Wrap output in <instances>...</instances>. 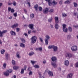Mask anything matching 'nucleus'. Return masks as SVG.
<instances>
[{
	"instance_id": "f257e3e1",
	"label": "nucleus",
	"mask_w": 78,
	"mask_h": 78,
	"mask_svg": "<svg viewBox=\"0 0 78 78\" xmlns=\"http://www.w3.org/2000/svg\"><path fill=\"white\" fill-rule=\"evenodd\" d=\"M51 60L52 62H51V65L54 67V68H56L57 67L56 62L57 61V58L55 57H52L51 58Z\"/></svg>"
},
{
	"instance_id": "f03ea898",
	"label": "nucleus",
	"mask_w": 78,
	"mask_h": 78,
	"mask_svg": "<svg viewBox=\"0 0 78 78\" xmlns=\"http://www.w3.org/2000/svg\"><path fill=\"white\" fill-rule=\"evenodd\" d=\"M46 2H48V5L49 6H51L52 5L54 6L57 5V2L54 0L52 2V0H45Z\"/></svg>"
},
{
	"instance_id": "7ed1b4c3",
	"label": "nucleus",
	"mask_w": 78,
	"mask_h": 78,
	"mask_svg": "<svg viewBox=\"0 0 78 78\" xmlns=\"http://www.w3.org/2000/svg\"><path fill=\"white\" fill-rule=\"evenodd\" d=\"M31 43L34 44V43H35L37 40V37L35 36H33L31 38Z\"/></svg>"
},
{
	"instance_id": "20e7f679",
	"label": "nucleus",
	"mask_w": 78,
	"mask_h": 78,
	"mask_svg": "<svg viewBox=\"0 0 78 78\" xmlns=\"http://www.w3.org/2000/svg\"><path fill=\"white\" fill-rule=\"evenodd\" d=\"M63 30L64 33H67L68 31V29L66 27V25L63 24L62 25Z\"/></svg>"
},
{
	"instance_id": "39448f33",
	"label": "nucleus",
	"mask_w": 78,
	"mask_h": 78,
	"mask_svg": "<svg viewBox=\"0 0 78 78\" xmlns=\"http://www.w3.org/2000/svg\"><path fill=\"white\" fill-rule=\"evenodd\" d=\"M46 39L45 40V43L46 44V45H48V40L50 39V36L48 35H47L45 36Z\"/></svg>"
},
{
	"instance_id": "423d86ee",
	"label": "nucleus",
	"mask_w": 78,
	"mask_h": 78,
	"mask_svg": "<svg viewBox=\"0 0 78 78\" xmlns=\"http://www.w3.org/2000/svg\"><path fill=\"white\" fill-rule=\"evenodd\" d=\"M65 57L66 58H70L72 57V54L70 53H67L66 54Z\"/></svg>"
},
{
	"instance_id": "0eeeda50",
	"label": "nucleus",
	"mask_w": 78,
	"mask_h": 78,
	"mask_svg": "<svg viewBox=\"0 0 78 78\" xmlns=\"http://www.w3.org/2000/svg\"><path fill=\"white\" fill-rule=\"evenodd\" d=\"M49 11V9L48 8H46L45 9H44L43 10V12L44 14H47L48 12Z\"/></svg>"
},
{
	"instance_id": "6e6552de",
	"label": "nucleus",
	"mask_w": 78,
	"mask_h": 78,
	"mask_svg": "<svg viewBox=\"0 0 78 78\" xmlns=\"http://www.w3.org/2000/svg\"><path fill=\"white\" fill-rule=\"evenodd\" d=\"M71 49L73 51H75L77 50V46H74L72 47Z\"/></svg>"
},
{
	"instance_id": "1a4fd4ad",
	"label": "nucleus",
	"mask_w": 78,
	"mask_h": 78,
	"mask_svg": "<svg viewBox=\"0 0 78 78\" xmlns=\"http://www.w3.org/2000/svg\"><path fill=\"white\" fill-rule=\"evenodd\" d=\"M7 32V30H5L2 32L0 30V37H3V34H4V33H5Z\"/></svg>"
},
{
	"instance_id": "9d476101",
	"label": "nucleus",
	"mask_w": 78,
	"mask_h": 78,
	"mask_svg": "<svg viewBox=\"0 0 78 78\" xmlns=\"http://www.w3.org/2000/svg\"><path fill=\"white\" fill-rule=\"evenodd\" d=\"M19 25H18V24L17 23H15L14 25H12L11 27L13 29H14L15 28H16V27H17Z\"/></svg>"
},
{
	"instance_id": "9b49d317",
	"label": "nucleus",
	"mask_w": 78,
	"mask_h": 78,
	"mask_svg": "<svg viewBox=\"0 0 78 78\" xmlns=\"http://www.w3.org/2000/svg\"><path fill=\"white\" fill-rule=\"evenodd\" d=\"M10 33L11 34V36H16V32L12 30H11L10 31Z\"/></svg>"
},
{
	"instance_id": "f8f14e48",
	"label": "nucleus",
	"mask_w": 78,
	"mask_h": 78,
	"mask_svg": "<svg viewBox=\"0 0 78 78\" xmlns=\"http://www.w3.org/2000/svg\"><path fill=\"white\" fill-rule=\"evenodd\" d=\"M55 23H58L59 22V20H58V17L56 16L55 18Z\"/></svg>"
},
{
	"instance_id": "ddd939ff",
	"label": "nucleus",
	"mask_w": 78,
	"mask_h": 78,
	"mask_svg": "<svg viewBox=\"0 0 78 78\" xmlns=\"http://www.w3.org/2000/svg\"><path fill=\"white\" fill-rule=\"evenodd\" d=\"M71 3H72V0H67L64 2V3L65 4H70Z\"/></svg>"
},
{
	"instance_id": "4468645a",
	"label": "nucleus",
	"mask_w": 78,
	"mask_h": 78,
	"mask_svg": "<svg viewBox=\"0 0 78 78\" xmlns=\"http://www.w3.org/2000/svg\"><path fill=\"white\" fill-rule=\"evenodd\" d=\"M48 73L50 76H53V72H52L49 71L48 72Z\"/></svg>"
},
{
	"instance_id": "2eb2a0df",
	"label": "nucleus",
	"mask_w": 78,
	"mask_h": 78,
	"mask_svg": "<svg viewBox=\"0 0 78 78\" xmlns=\"http://www.w3.org/2000/svg\"><path fill=\"white\" fill-rule=\"evenodd\" d=\"M53 51L54 52H56V51H57L58 50V47L56 46H54V47L53 48Z\"/></svg>"
},
{
	"instance_id": "dca6fc26",
	"label": "nucleus",
	"mask_w": 78,
	"mask_h": 78,
	"mask_svg": "<svg viewBox=\"0 0 78 78\" xmlns=\"http://www.w3.org/2000/svg\"><path fill=\"white\" fill-rule=\"evenodd\" d=\"M28 27L30 29H31V30H33V29H34L33 24H29L28 26Z\"/></svg>"
},
{
	"instance_id": "f3484780",
	"label": "nucleus",
	"mask_w": 78,
	"mask_h": 78,
	"mask_svg": "<svg viewBox=\"0 0 78 78\" xmlns=\"http://www.w3.org/2000/svg\"><path fill=\"white\" fill-rule=\"evenodd\" d=\"M4 75L5 76H9V73H8V72L7 71H6V72H5L4 73Z\"/></svg>"
},
{
	"instance_id": "a211bd4d",
	"label": "nucleus",
	"mask_w": 78,
	"mask_h": 78,
	"mask_svg": "<svg viewBox=\"0 0 78 78\" xmlns=\"http://www.w3.org/2000/svg\"><path fill=\"white\" fill-rule=\"evenodd\" d=\"M65 65L66 66H68L69 65V62L68 60H66L65 61Z\"/></svg>"
},
{
	"instance_id": "6ab92c4d",
	"label": "nucleus",
	"mask_w": 78,
	"mask_h": 78,
	"mask_svg": "<svg viewBox=\"0 0 78 78\" xmlns=\"http://www.w3.org/2000/svg\"><path fill=\"white\" fill-rule=\"evenodd\" d=\"M55 28L56 30H58L59 29V25L58 24V23H55Z\"/></svg>"
},
{
	"instance_id": "aec40b11",
	"label": "nucleus",
	"mask_w": 78,
	"mask_h": 78,
	"mask_svg": "<svg viewBox=\"0 0 78 78\" xmlns=\"http://www.w3.org/2000/svg\"><path fill=\"white\" fill-rule=\"evenodd\" d=\"M16 57L18 58H20V52H17L16 53Z\"/></svg>"
},
{
	"instance_id": "412c9836",
	"label": "nucleus",
	"mask_w": 78,
	"mask_h": 78,
	"mask_svg": "<svg viewBox=\"0 0 78 78\" xmlns=\"http://www.w3.org/2000/svg\"><path fill=\"white\" fill-rule=\"evenodd\" d=\"M38 5L37 4H36L34 6V8L36 11H37L38 8Z\"/></svg>"
},
{
	"instance_id": "4be33fe9",
	"label": "nucleus",
	"mask_w": 78,
	"mask_h": 78,
	"mask_svg": "<svg viewBox=\"0 0 78 78\" xmlns=\"http://www.w3.org/2000/svg\"><path fill=\"white\" fill-rule=\"evenodd\" d=\"M73 76V74L72 73H70L67 76V78H71Z\"/></svg>"
},
{
	"instance_id": "5701e85b",
	"label": "nucleus",
	"mask_w": 78,
	"mask_h": 78,
	"mask_svg": "<svg viewBox=\"0 0 78 78\" xmlns=\"http://www.w3.org/2000/svg\"><path fill=\"white\" fill-rule=\"evenodd\" d=\"M14 70H17L19 68V67L18 66H14L13 67Z\"/></svg>"
},
{
	"instance_id": "b1692460",
	"label": "nucleus",
	"mask_w": 78,
	"mask_h": 78,
	"mask_svg": "<svg viewBox=\"0 0 78 78\" xmlns=\"http://www.w3.org/2000/svg\"><path fill=\"white\" fill-rule=\"evenodd\" d=\"M7 71L9 73H12V70L11 69H9Z\"/></svg>"
},
{
	"instance_id": "393cba45",
	"label": "nucleus",
	"mask_w": 78,
	"mask_h": 78,
	"mask_svg": "<svg viewBox=\"0 0 78 78\" xmlns=\"http://www.w3.org/2000/svg\"><path fill=\"white\" fill-rule=\"evenodd\" d=\"M20 46L21 47H22L23 48H25V44L22 43L20 44Z\"/></svg>"
},
{
	"instance_id": "a878e982",
	"label": "nucleus",
	"mask_w": 78,
	"mask_h": 78,
	"mask_svg": "<svg viewBox=\"0 0 78 78\" xmlns=\"http://www.w3.org/2000/svg\"><path fill=\"white\" fill-rule=\"evenodd\" d=\"M54 45H51L50 46H49L48 47V48L49 49H51V48H53L54 47Z\"/></svg>"
},
{
	"instance_id": "bb28decb",
	"label": "nucleus",
	"mask_w": 78,
	"mask_h": 78,
	"mask_svg": "<svg viewBox=\"0 0 78 78\" xmlns=\"http://www.w3.org/2000/svg\"><path fill=\"white\" fill-rule=\"evenodd\" d=\"M34 54V52H30L29 54V55L30 56H31L32 55H33Z\"/></svg>"
},
{
	"instance_id": "cd10ccee",
	"label": "nucleus",
	"mask_w": 78,
	"mask_h": 78,
	"mask_svg": "<svg viewBox=\"0 0 78 78\" xmlns=\"http://www.w3.org/2000/svg\"><path fill=\"white\" fill-rule=\"evenodd\" d=\"M8 56H9V54L8 53H5V58L6 59H8Z\"/></svg>"
},
{
	"instance_id": "c85d7f7f",
	"label": "nucleus",
	"mask_w": 78,
	"mask_h": 78,
	"mask_svg": "<svg viewBox=\"0 0 78 78\" xmlns=\"http://www.w3.org/2000/svg\"><path fill=\"white\" fill-rule=\"evenodd\" d=\"M68 30L71 32H72V28L71 27H68Z\"/></svg>"
},
{
	"instance_id": "c756f323",
	"label": "nucleus",
	"mask_w": 78,
	"mask_h": 78,
	"mask_svg": "<svg viewBox=\"0 0 78 78\" xmlns=\"http://www.w3.org/2000/svg\"><path fill=\"white\" fill-rule=\"evenodd\" d=\"M34 14L32 13L30 15V17L31 19H33V18H34Z\"/></svg>"
},
{
	"instance_id": "7c9ffc66",
	"label": "nucleus",
	"mask_w": 78,
	"mask_h": 78,
	"mask_svg": "<svg viewBox=\"0 0 78 78\" xmlns=\"http://www.w3.org/2000/svg\"><path fill=\"white\" fill-rule=\"evenodd\" d=\"M53 20V18L52 17H51V19H48V22H50V23H51V22H52V20Z\"/></svg>"
},
{
	"instance_id": "2f4dec72",
	"label": "nucleus",
	"mask_w": 78,
	"mask_h": 78,
	"mask_svg": "<svg viewBox=\"0 0 78 78\" xmlns=\"http://www.w3.org/2000/svg\"><path fill=\"white\" fill-rule=\"evenodd\" d=\"M71 38V35H68L67 36V39H68L69 40V39H70V38Z\"/></svg>"
},
{
	"instance_id": "473e14b6",
	"label": "nucleus",
	"mask_w": 78,
	"mask_h": 78,
	"mask_svg": "<svg viewBox=\"0 0 78 78\" xmlns=\"http://www.w3.org/2000/svg\"><path fill=\"white\" fill-rule=\"evenodd\" d=\"M12 63L13 65H15L16 64V62L14 60H12Z\"/></svg>"
},
{
	"instance_id": "72a5a7b5",
	"label": "nucleus",
	"mask_w": 78,
	"mask_h": 78,
	"mask_svg": "<svg viewBox=\"0 0 78 78\" xmlns=\"http://www.w3.org/2000/svg\"><path fill=\"white\" fill-rule=\"evenodd\" d=\"M34 67H35V68H36L37 69L39 68V66L37 65H35L34 66Z\"/></svg>"
},
{
	"instance_id": "f704fd0d",
	"label": "nucleus",
	"mask_w": 78,
	"mask_h": 78,
	"mask_svg": "<svg viewBox=\"0 0 78 78\" xmlns=\"http://www.w3.org/2000/svg\"><path fill=\"white\" fill-rule=\"evenodd\" d=\"M21 40L23 43H25V39L23 38H21Z\"/></svg>"
},
{
	"instance_id": "c9c22d12",
	"label": "nucleus",
	"mask_w": 78,
	"mask_h": 78,
	"mask_svg": "<svg viewBox=\"0 0 78 78\" xmlns=\"http://www.w3.org/2000/svg\"><path fill=\"white\" fill-rule=\"evenodd\" d=\"M3 66L4 67L3 69H6V63H4L3 65Z\"/></svg>"
},
{
	"instance_id": "e433bc0d",
	"label": "nucleus",
	"mask_w": 78,
	"mask_h": 78,
	"mask_svg": "<svg viewBox=\"0 0 78 78\" xmlns=\"http://www.w3.org/2000/svg\"><path fill=\"white\" fill-rule=\"evenodd\" d=\"M38 9H39V11H42V8L41 7H38Z\"/></svg>"
},
{
	"instance_id": "4c0bfd02",
	"label": "nucleus",
	"mask_w": 78,
	"mask_h": 78,
	"mask_svg": "<svg viewBox=\"0 0 78 78\" xmlns=\"http://www.w3.org/2000/svg\"><path fill=\"white\" fill-rule=\"evenodd\" d=\"M23 73H24V69H21L20 73L21 74H23Z\"/></svg>"
},
{
	"instance_id": "58836bf2",
	"label": "nucleus",
	"mask_w": 78,
	"mask_h": 78,
	"mask_svg": "<svg viewBox=\"0 0 78 78\" xmlns=\"http://www.w3.org/2000/svg\"><path fill=\"white\" fill-rule=\"evenodd\" d=\"M5 51L4 49H2L1 51V52L2 54H3V53H5Z\"/></svg>"
},
{
	"instance_id": "ea45409f",
	"label": "nucleus",
	"mask_w": 78,
	"mask_h": 78,
	"mask_svg": "<svg viewBox=\"0 0 78 78\" xmlns=\"http://www.w3.org/2000/svg\"><path fill=\"white\" fill-rule=\"evenodd\" d=\"M73 4H74V7H76V6H78V4H77V3L75 2H74Z\"/></svg>"
},
{
	"instance_id": "a19ab883",
	"label": "nucleus",
	"mask_w": 78,
	"mask_h": 78,
	"mask_svg": "<svg viewBox=\"0 0 78 78\" xmlns=\"http://www.w3.org/2000/svg\"><path fill=\"white\" fill-rule=\"evenodd\" d=\"M32 69V68H31V67H29L28 69V71H31Z\"/></svg>"
},
{
	"instance_id": "79ce46f5",
	"label": "nucleus",
	"mask_w": 78,
	"mask_h": 78,
	"mask_svg": "<svg viewBox=\"0 0 78 78\" xmlns=\"http://www.w3.org/2000/svg\"><path fill=\"white\" fill-rule=\"evenodd\" d=\"M75 66L76 67H78V62L75 64Z\"/></svg>"
},
{
	"instance_id": "37998d69",
	"label": "nucleus",
	"mask_w": 78,
	"mask_h": 78,
	"mask_svg": "<svg viewBox=\"0 0 78 78\" xmlns=\"http://www.w3.org/2000/svg\"><path fill=\"white\" fill-rule=\"evenodd\" d=\"M49 12L50 13H52V12H53V9H50L49 10Z\"/></svg>"
},
{
	"instance_id": "c03bdc74",
	"label": "nucleus",
	"mask_w": 78,
	"mask_h": 78,
	"mask_svg": "<svg viewBox=\"0 0 78 78\" xmlns=\"http://www.w3.org/2000/svg\"><path fill=\"white\" fill-rule=\"evenodd\" d=\"M16 30L17 32H19V31L20 30V28H16Z\"/></svg>"
},
{
	"instance_id": "a18cd8bd",
	"label": "nucleus",
	"mask_w": 78,
	"mask_h": 78,
	"mask_svg": "<svg viewBox=\"0 0 78 78\" xmlns=\"http://www.w3.org/2000/svg\"><path fill=\"white\" fill-rule=\"evenodd\" d=\"M10 11L12 13H13L14 12V9H12Z\"/></svg>"
},
{
	"instance_id": "49530a36",
	"label": "nucleus",
	"mask_w": 78,
	"mask_h": 78,
	"mask_svg": "<svg viewBox=\"0 0 78 78\" xmlns=\"http://www.w3.org/2000/svg\"><path fill=\"white\" fill-rule=\"evenodd\" d=\"M13 6H16V2L15 1H14L13 2Z\"/></svg>"
},
{
	"instance_id": "de8ad7c7",
	"label": "nucleus",
	"mask_w": 78,
	"mask_h": 78,
	"mask_svg": "<svg viewBox=\"0 0 78 78\" xmlns=\"http://www.w3.org/2000/svg\"><path fill=\"white\" fill-rule=\"evenodd\" d=\"M13 16H14V17H17V12H15L13 14Z\"/></svg>"
},
{
	"instance_id": "09e8293b",
	"label": "nucleus",
	"mask_w": 78,
	"mask_h": 78,
	"mask_svg": "<svg viewBox=\"0 0 78 78\" xmlns=\"http://www.w3.org/2000/svg\"><path fill=\"white\" fill-rule=\"evenodd\" d=\"M62 15L63 17H66L67 16V15H66V14L64 13H63Z\"/></svg>"
},
{
	"instance_id": "8fccbe9b",
	"label": "nucleus",
	"mask_w": 78,
	"mask_h": 78,
	"mask_svg": "<svg viewBox=\"0 0 78 78\" xmlns=\"http://www.w3.org/2000/svg\"><path fill=\"white\" fill-rule=\"evenodd\" d=\"M62 2H63V0H61L59 2V3L60 5H62Z\"/></svg>"
},
{
	"instance_id": "3c124183",
	"label": "nucleus",
	"mask_w": 78,
	"mask_h": 78,
	"mask_svg": "<svg viewBox=\"0 0 78 78\" xmlns=\"http://www.w3.org/2000/svg\"><path fill=\"white\" fill-rule=\"evenodd\" d=\"M39 39H40V41H41V42H42V43L43 42V40H42V38L40 37Z\"/></svg>"
},
{
	"instance_id": "603ef678",
	"label": "nucleus",
	"mask_w": 78,
	"mask_h": 78,
	"mask_svg": "<svg viewBox=\"0 0 78 78\" xmlns=\"http://www.w3.org/2000/svg\"><path fill=\"white\" fill-rule=\"evenodd\" d=\"M28 33L29 34H30V33H31V30H29L28 32Z\"/></svg>"
},
{
	"instance_id": "864d4df0",
	"label": "nucleus",
	"mask_w": 78,
	"mask_h": 78,
	"mask_svg": "<svg viewBox=\"0 0 78 78\" xmlns=\"http://www.w3.org/2000/svg\"><path fill=\"white\" fill-rule=\"evenodd\" d=\"M31 62L32 64H33L34 65V63H35V62L34 61H32V60H31Z\"/></svg>"
},
{
	"instance_id": "5fc2aeb1",
	"label": "nucleus",
	"mask_w": 78,
	"mask_h": 78,
	"mask_svg": "<svg viewBox=\"0 0 78 78\" xmlns=\"http://www.w3.org/2000/svg\"><path fill=\"white\" fill-rule=\"evenodd\" d=\"M39 51H42V47H40L39 48Z\"/></svg>"
},
{
	"instance_id": "6e6d98bb",
	"label": "nucleus",
	"mask_w": 78,
	"mask_h": 78,
	"mask_svg": "<svg viewBox=\"0 0 78 78\" xmlns=\"http://www.w3.org/2000/svg\"><path fill=\"white\" fill-rule=\"evenodd\" d=\"M11 10V7H8V11L9 12Z\"/></svg>"
},
{
	"instance_id": "4d7b16f0",
	"label": "nucleus",
	"mask_w": 78,
	"mask_h": 78,
	"mask_svg": "<svg viewBox=\"0 0 78 78\" xmlns=\"http://www.w3.org/2000/svg\"><path fill=\"white\" fill-rule=\"evenodd\" d=\"M32 74H33V73L32 72L30 71V72H29V75H32Z\"/></svg>"
},
{
	"instance_id": "13d9d810",
	"label": "nucleus",
	"mask_w": 78,
	"mask_h": 78,
	"mask_svg": "<svg viewBox=\"0 0 78 78\" xmlns=\"http://www.w3.org/2000/svg\"><path fill=\"white\" fill-rule=\"evenodd\" d=\"M27 4L28 5H29V6H31V5H30V2H28V1H27Z\"/></svg>"
},
{
	"instance_id": "bf43d9fd",
	"label": "nucleus",
	"mask_w": 78,
	"mask_h": 78,
	"mask_svg": "<svg viewBox=\"0 0 78 78\" xmlns=\"http://www.w3.org/2000/svg\"><path fill=\"white\" fill-rule=\"evenodd\" d=\"M27 67L26 66H24V69H23L24 70H26V69H27Z\"/></svg>"
},
{
	"instance_id": "052dcab7",
	"label": "nucleus",
	"mask_w": 78,
	"mask_h": 78,
	"mask_svg": "<svg viewBox=\"0 0 78 78\" xmlns=\"http://www.w3.org/2000/svg\"><path fill=\"white\" fill-rule=\"evenodd\" d=\"M51 27V28H54V27H53V26L51 24H50Z\"/></svg>"
},
{
	"instance_id": "680f3d73",
	"label": "nucleus",
	"mask_w": 78,
	"mask_h": 78,
	"mask_svg": "<svg viewBox=\"0 0 78 78\" xmlns=\"http://www.w3.org/2000/svg\"><path fill=\"white\" fill-rule=\"evenodd\" d=\"M74 27H75V28H78V25L74 26Z\"/></svg>"
},
{
	"instance_id": "e2e57ef3",
	"label": "nucleus",
	"mask_w": 78,
	"mask_h": 78,
	"mask_svg": "<svg viewBox=\"0 0 78 78\" xmlns=\"http://www.w3.org/2000/svg\"><path fill=\"white\" fill-rule=\"evenodd\" d=\"M58 70L59 72H61V68H59L58 69Z\"/></svg>"
},
{
	"instance_id": "0e129e2a",
	"label": "nucleus",
	"mask_w": 78,
	"mask_h": 78,
	"mask_svg": "<svg viewBox=\"0 0 78 78\" xmlns=\"http://www.w3.org/2000/svg\"><path fill=\"white\" fill-rule=\"evenodd\" d=\"M24 34L25 36H27V37H28V34H27L25 33Z\"/></svg>"
},
{
	"instance_id": "69168bd1",
	"label": "nucleus",
	"mask_w": 78,
	"mask_h": 78,
	"mask_svg": "<svg viewBox=\"0 0 78 78\" xmlns=\"http://www.w3.org/2000/svg\"><path fill=\"white\" fill-rule=\"evenodd\" d=\"M24 11L25 12H27V10L26 9H24Z\"/></svg>"
},
{
	"instance_id": "338daca9",
	"label": "nucleus",
	"mask_w": 78,
	"mask_h": 78,
	"mask_svg": "<svg viewBox=\"0 0 78 78\" xmlns=\"http://www.w3.org/2000/svg\"><path fill=\"white\" fill-rule=\"evenodd\" d=\"M12 5V3L11 2L10 3H8V5Z\"/></svg>"
},
{
	"instance_id": "774afa93",
	"label": "nucleus",
	"mask_w": 78,
	"mask_h": 78,
	"mask_svg": "<svg viewBox=\"0 0 78 78\" xmlns=\"http://www.w3.org/2000/svg\"><path fill=\"white\" fill-rule=\"evenodd\" d=\"M40 78H44V77L42 76H40Z\"/></svg>"
}]
</instances>
